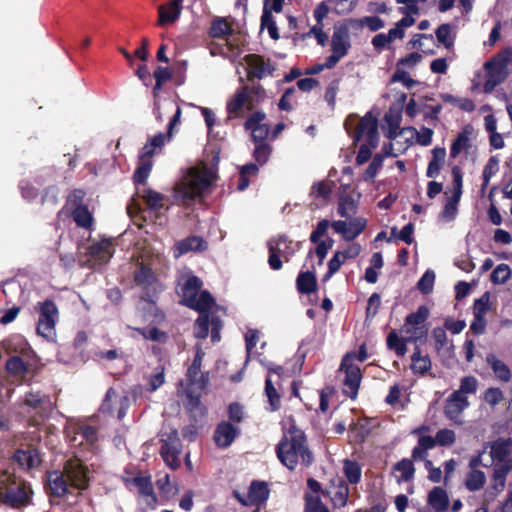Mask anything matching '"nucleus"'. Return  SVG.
<instances>
[{"instance_id":"obj_20","label":"nucleus","mask_w":512,"mask_h":512,"mask_svg":"<svg viewBox=\"0 0 512 512\" xmlns=\"http://www.w3.org/2000/svg\"><path fill=\"white\" fill-rule=\"evenodd\" d=\"M366 220L361 217L353 218L350 221L337 220L331 223L332 228L341 234L346 241H352L358 237L366 227Z\"/></svg>"},{"instance_id":"obj_1","label":"nucleus","mask_w":512,"mask_h":512,"mask_svg":"<svg viewBox=\"0 0 512 512\" xmlns=\"http://www.w3.org/2000/svg\"><path fill=\"white\" fill-rule=\"evenodd\" d=\"M202 285V280L194 275V311L199 314L194 321V336L205 339L210 333L211 341L216 343L221 339L226 309L216 303L209 291L201 290Z\"/></svg>"},{"instance_id":"obj_30","label":"nucleus","mask_w":512,"mask_h":512,"mask_svg":"<svg viewBox=\"0 0 512 512\" xmlns=\"http://www.w3.org/2000/svg\"><path fill=\"white\" fill-rule=\"evenodd\" d=\"M113 249L112 242L108 239H103L100 242L93 243L89 247V256L95 264L102 265L112 257Z\"/></svg>"},{"instance_id":"obj_62","label":"nucleus","mask_w":512,"mask_h":512,"mask_svg":"<svg viewBox=\"0 0 512 512\" xmlns=\"http://www.w3.org/2000/svg\"><path fill=\"white\" fill-rule=\"evenodd\" d=\"M7 371L13 376H23L27 371V366L19 356H12L6 363Z\"/></svg>"},{"instance_id":"obj_56","label":"nucleus","mask_w":512,"mask_h":512,"mask_svg":"<svg viewBox=\"0 0 512 512\" xmlns=\"http://www.w3.org/2000/svg\"><path fill=\"white\" fill-rule=\"evenodd\" d=\"M350 22L356 23L359 27H367L372 32H376L385 26V22L378 16H365L357 20L351 19Z\"/></svg>"},{"instance_id":"obj_46","label":"nucleus","mask_w":512,"mask_h":512,"mask_svg":"<svg viewBox=\"0 0 512 512\" xmlns=\"http://www.w3.org/2000/svg\"><path fill=\"white\" fill-rule=\"evenodd\" d=\"M343 473L347 481L355 485L361 480L362 469L356 461L346 459L343 461Z\"/></svg>"},{"instance_id":"obj_48","label":"nucleus","mask_w":512,"mask_h":512,"mask_svg":"<svg viewBox=\"0 0 512 512\" xmlns=\"http://www.w3.org/2000/svg\"><path fill=\"white\" fill-rule=\"evenodd\" d=\"M486 482V475L483 471L478 469L470 470L466 476L465 486L471 491L480 490Z\"/></svg>"},{"instance_id":"obj_7","label":"nucleus","mask_w":512,"mask_h":512,"mask_svg":"<svg viewBox=\"0 0 512 512\" xmlns=\"http://www.w3.org/2000/svg\"><path fill=\"white\" fill-rule=\"evenodd\" d=\"M300 242H293L286 235L280 234L267 240L266 246L269 251L268 265L278 271L283 267L281 257L288 262L293 255L300 249Z\"/></svg>"},{"instance_id":"obj_58","label":"nucleus","mask_w":512,"mask_h":512,"mask_svg":"<svg viewBox=\"0 0 512 512\" xmlns=\"http://www.w3.org/2000/svg\"><path fill=\"white\" fill-rule=\"evenodd\" d=\"M511 277V269L507 264L497 265L491 273L490 279L494 284H504Z\"/></svg>"},{"instance_id":"obj_6","label":"nucleus","mask_w":512,"mask_h":512,"mask_svg":"<svg viewBox=\"0 0 512 512\" xmlns=\"http://www.w3.org/2000/svg\"><path fill=\"white\" fill-rule=\"evenodd\" d=\"M172 137L167 131L166 133L160 132L148 139L138 156V167L133 175L136 184H144L146 182L153 167V156L159 153L162 147L171 141Z\"/></svg>"},{"instance_id":"obj_41","label":"nucleus","mask_w":512,"mask_h":512,"mask_svg":"<svg viewBox=\"0 0 512 512\" xmlns=\"http://www.w3.org/2000/svg\"><path fill=\"white\" fill-rule=\"evenodd\" d=\"M486 362L500 381H510L511 371L502 360L498 359L494 354H488L486 357Z\"/></svg>"},{"instance_id":"obj_33","label":"nucleus","mask_w":512,"mask_h":512,"mask_svg":"<svg viewBox=\"0 0 512 512\" xmlns=\"http://www.w3.org/2000/svg\"><path fill=\"white\" fill-rule=\"evenodd\" d=\"M49 488L51 493L57 497H62L69 492V481L66 478L65 472L54 471L48 477Z\"/></svg>"},{"instance_id":"obj_14","label":"nucleus","mask_w":512,"mask_h":512,"mask_svg":"<svg viewBox=\"0 0 512 512\" xmlns=\"http://www.w3.org/2000/svg\"><path fill=\"white\" fill-rule=\"evenodd\" d=\"M58 320V309L56 305L46 300L40 306V316L37 325L38 334L52 340L56 335L55 325Z\"/></svg>"},{"instance_id":"obj_17","label":"nucleus","mask_w":512,"mask_h":512,"mask_svg":"<svg viewBox=\"0 0 512 512\" xmlns=\"http://www.w3.org/2000/svg\"><path fill=\"white\" fill-rule=\"evenodd\" d=\"M354 141H364V144H369L370 147H376L379 142L378 123L377 119L367 113L359 122L358 127L354 133Z\"/></svg>"},{"instance_id":"obj_36","label":"nucleus","mask_w":512,"mask_h":512,"mask_svg":"<svg viewBox=\"0 0 512 512\" xmlns=\"http://www.w3.org/2000/svg\"><path fill=\"white\" fill-rule=\"evenodd\" d=\"M14 460L24 469H33L40 462V456L35 449H19L14 454Z\"/></svg>"},{"instance_id":"obj_12","label":"nucleus","mask_w":512,"mask_h":512,"mask_svg":"<svg viewBox=\"0 0 512 512\" xmlns=\"http://www.w3.org/2000/svg\"><path fill=\"white\" fill-rule=\"evenodd\" d=\"M134 281L137 286L143 290V299L147 302L153 303V298L163 290L162 285L158 281L152 269L144 264H141L135 271Z\"/></svg>"},{"instance_id":"obj_45","label":"nucleus","mask_w":512,"mask_h":512,"mask_svg":"<svg viewBox=\"0 0 512 512\" xmlns=\"http://www.w3.org/2000/svg\"><path fill=\"white\" fill-rule=\"evenodd\" d=\"M270 1L264 0L263 13L261 16V27L267 28L270 37L274 40L279 39L278 28L271 11L268 9Z\"/></svg>"},{"instance_id":"obj_16","label":"nucleus","mask_w":512,"mask_h":512,"mask_svg":"<svg viewBox=\"0 0 512 512\" xmlns=\"http://www.w3.org/2000/svg\"><path fill=\"white\" fill-rule=\"evenodd\" d=\"M130 406V398L126 394L118 393L114 388L108 389L101 404L100 410L103 413L114 414L121 420Z\"/></svg>"},{"instance_id":"obj_37","label":"nucleus","mask_w":512,"mask_h":512,"mask_svg":"<svg viewBox=\"0 0 512 512\" xmlns=\"http://www.w3.org/2000/svg\"><path fill=\"white\" fill-rule=\"evenodd\" d=\"M431 153L432 159L428 163L426 176L428 178H436L445 163L446 149L444 147H435L432 149Z\"/></svg>"},{"instance_id":"obj_35","label":"nucleus","mask_w":512,"mask_h":512,"mask_svg":"<svg viewBox=\"0 0 512 512\" xmlns=\"http://www.w3.org/2000/svg\"><path fill=\"white\" fill-rule=\"evenodd\" d=\"M187 51L188 49L185 38H177L175 41L173 61L175 69L180 73L186 72L189 67V57L185 55Z\"/></svg>"},{"instance_id":"obj_8","label":"nucleus","mask_w":512,"mask_h":512,"mask_svg":"<svg viewBox=\"0 0 512 512\" xmlns=\"http://www.w3.org/2000/svg\"><path fill=\"white\" fill-rule=\"evenodd\" d=\"M512 58V48H506L501 54L487 61L484 65L486 81L483 85L485 93H491L505 81L508 75L507 66Z\"/></svg>"},{"instance_id":"obj_5","label":"nucleus","mask_w":512,"mask_h":512,"mask_svg":"<svg viewBox=\"0 0 512 512\" xmlns=\"http://www.w3.org/2000/svg\"><path fill=\"white\" fill-rule=\"evenodd\" d=\"M219 150L213 147L205 151V158L194 165V198L196 194L204 195L211 191L218 178Z\"/></svg>"},{"instance_id":"obj_63","label":"nucleus","mask_w":512,"mask_h":512,"mask_svg":"<svg viewBox=\"0 0 512 512\" xmlns=\"http://www.w3.org/2000/svg\"><path fill=\"white\" fill-rule=\"evenodd\" d=\"M434 282H435V273L433 270L428 269L425 271V273L421 276V278L417 282V288L423 294H429L433 290Z\"/></svg>"},{"instance_id":"obj_40","label":"nucleus","mask_w":512,"mask_h":512,"mask_svg":"<svg viewBox=\"0 0 512 512\" xmlns=\"http://www.w3.org/2000/svg\"><path fill=\"white\" fill-rule=\"evenodd\" d=\"M435 36L439 44L443 45L447 50H453L456 40V31L449 23H443L438 26Z\"/></svg>"},{"instance_id":"obj_49","label":"nucleus","mask_w":512,"mask_h":512,"mask_svg":"<svg viewBox=\"0 0 512 512\" xmlns=\"http://www.w3.org/2000/svg\"><path fill=\"white\" fill-rule=\"evenodd\" d=\"M349 497V488L346 483L341 482L331 492L330 498L334 507L342 508L346 506Z\"/></svg>"},{"instance_id":"obj_50","label":"nucleus","mask_w":512,"mask_h":512,"mask_svg":"<svg viewBox=\"0 0 512 512\" xmlns=\"http://www.w3.org/2000/svg\"><path fill=\"white\" fill-rule=\"evenodd\" d=\"M138 193L150 209L158 210L164 206V196L162 194L147 188L138 191Z\"/></svg>"},{"instance_id":"obj_27","label":"nucleus","mask_w":512,"mask_h":512,"mask_svg":"<svg viewBox=\"0 0 512 512\" xmlns=\"http://www.w3.org/2000/svg\"><path fill=\"white\" fill-rule=\"evenodd\" d=\"M474 128L472 125H465L457 134L450 147V157L455 159L460 153H468L472 148V136Z\"/></svg>"},{"instance_id":"obj_19","label":"nucleus","mask_w":512,"mask_h":512,"mask_svg":"<svg viewBox=\"0 0 512 512\" xmlns=\"http://www.w3.org/2000/svg\"><path fill=\"white\" fill-rule=\"evenodd\" d=\"M173 197L178 204L189 206L192 201V167L180 174L174 185Z\"/></svg>"},{"instance_id":"obj_64","label":"nucleus","mask_w":512,"mask_h":512,"mask_svg":"<svg viewBox=\"0 0 512 512\" xmlns=\"http://www.w3.org/2000/svg\"><path fill=\"white\" fill-rule=\"evenodd\" d=\"M478 382L474 376H465L461 379L460 386L454 392L461 396H467L468 394H474L477 390Z\"/></svg>"},{"instance_id":"obj_24","label":"nucleus","mask_w":512,"mask_h":512,"mask_svg":"<svg viewBox=\"0 0 512 512\" xmlns=\"http://www.w3.org/2000/svg\"><path fill=\"white\" fill-rule=\"evenodd\" d=\"M176 294L180 298V304L192 308V272L189 268H184L179 272Z\"/></svg>"},{"instance_id":"obj_11","label":"nucleus","mask_w":512,"mask_h":512,"mask_svg":"<svg viewBox=\"0 0 512 512\" xmlns=\"http://www.w3.org/2000/svg\"><path fill=\"white\" fill-rule=\"evenodd\" d=\"M356 352H348L341 361L340 370L345 372L343 380L344 393L351 399L357 397L358 389L362 380L360 367L355 362Z\"/></svg>"},{"instance_id":"obj_47","label":"nucleus","mask_w":512,"mask_h":512,"mask_svg":"<svg viewBox=\"0 0 512 512\" xmlns=\"http://www.w3.org/2000/svg\"><path fill=\"white\" fill-rule=\"evenodd\" d=\"M394 470L400 472L397 477V482H408L414 477L415 468L411 459L404 458L397 462Z\"/></svg>"},{"instance_id":"obj_25","label":"nucleus","mask_w":512,"mask_h":512,"mask_svg":"<svg viewBox=\"0 0 512 512\" xmlns=\"http://www.w3.org/2000/svg\"><path fill=\"white\" fill-rule=\"evenodd\" d=\"M245 61L248 65V73L258 79L272 76L275 71V67L264 57L256 54H250L245 57Z\"/></svg>"},{"instance_id":"obj_29","label":"nucleus","mask_w":512,"mask_h":512,"mask_svg":"<svg viewBox=\"0 0 512 512\" xmlns=\"http://www.w3.org/2000/svg\"><path fill=\"white\" fill-rule=\"evenodd\" d=\"M493 475L491 489L495 494L502 492L506 485V478L512 471V461H504L502 463H493Z\"/></svg>"},{"instance_id":"obj_42","label":"nucleus","mask_w":512,"mask_h":512,"mask_svg":"<svg viewBox=\"0 0 512 512\" xmlns=\"http://www.w3.org/2000/svg\"><path fill=\"white\" fill-rule=\"evenodd\" d=\"M297 289L302 294H310L316 291L317 280L313 271L301 272L296 279Z\"/></svg>"},{"instance_id":"obj_21","label":"nucleus","mask_w":512,"mask_h":512,"mask_svg":"<svg viewBox=\"0 0 512 512\" xmlns=\"http://www.w3.org/2000/svg\"><path fill=\"white\" fill-rule=\"evenodd\" d=\"M161 442L160 454L164 462L172 469H176L180 465L179 454L181 447L177 434L173 432L167 439L162 438Z\"/></svg>"},{"instance_id":"obj_51","label":"nucleus","mask_w":512,"mask_h":512,"mask_svg":"<svg viewBox=\"0 0 512 512\" xmlns=\"http://www.w3.org/2000/svg\"><path fill=\"white\" fill-rule=\"evenodd\" d=\"M201 359L200 353L197 352L194 356V389L205 390L210 381L209 372H201L199 378H196L201 367Z\"/></svg>"},{"instance_id":"obj_43","label":"nucleus","mask_w":512,"mask_h":512,"mask_svg":"<svg viewBox=\"0 0 512 512\" xmlns=\"http://www.w3.org/2000/svg\"><path fill=\"white\" fill-rule=\"evenodd\" d=\"M435 447V441L432 436H421L418 439V444L412 450V461L425 460L428 455V450Z\"/></svg>"},{"instance_id":"obj_3","label":"nucleus","mask_w":512,"mask_h":512,"mask_svg":"<svg viewBox=\"0 0 512 512\" xmlns=\"http://www.w3.org/2000/svg\"><path fill=\"white\" fill-rule=\"evenodd\" d=\"M32 489L28 483L9 472L0 473V504L21 508L31 501Z\"/></svg>"},{"instance_id":"obj_34","label":"nucleus","mask_w":512,"mask_h":512,"mask_svg":"<svg viewBox=\"0 0 512 512\" xmlns=\"http://www.w3.org/2000/svg\"><path fill=\"white\" fill-rule=\"evenodd\" d=\"M179 401L190 410L192 407V366L187 368L186 379L181 380L177 389Z\"/></svg>"},{"instance_id":"obj_38","label":"nucleus","mask_w":512,"mask_h":512,"mask_svg":"<svg viewBox=\"0 0 512 512\" xmlns=\"http://www.w3.org/2000/svg\"><path fill=\"white\" fill-rule=\"evenodd\" d=\"M264 394L268 401L266 410L269 412L278 411L281 408V395L273 383L272 377L270 376L266 377Z\"/></svg>"},{"instance_id":"obj_15","label":"nucleus","mask_w":512,"mask_h":512,"mask_svg":"<svg viewBox=\"0 0 512 512\" xmlns=\"http://www.w3.org/2000/svg\"><path fill=\"white\" fill-rule=\"evenodd\" d=\"M66 478L72 488L85 490L89 485V469L79 459H69L64 466Z\"/></svg>"},{"instance_id":"obj_9","label":"nucleus","mask_w":512,"mask_h":512,"mask_svg":"<svg viewBox=\"0 0 512 512\" xmlns=\"http://www.w3.org/2000/svg\"><path fill=\"white\" fill-rule=\"evenodd\" d=\"M430 312L427 306L421 305L415 312L408 314L405 318L402 332L405 333L411 343H417L427 337L428 327L425 322Z\"/></svg>"},{"instance_id":"obj_31","label":"nucleus","mask_w":512,"mask_h":512,"mask_svg":"<svg viewBox=\"0 0 512 512\" xmlns=\"http://www.w3.org/2000/svg\"><path fill=\"white\" fill-rule=\"evenodd\" d=\"M432 368V362L428 354H423L421 349L416 346L411 355L410 370L414 375L424 376Z\"/></svg>"},{"instance_id":"obj_39","label":"nucleus","mask_w":512,"mask_h":512,"mask_svg":"<svg viewBox=\"0 0 512 512\" xmlns=\"http://www.w3.org/2000/svg\"><path fill=\"white\" fill-rule=\"evenodd\" d=\"M428 504L436 511L443 512L449 506V498L442 487H434L428 494Z\"/></svg>"},{"instance_id":"obj_23","label":"nucleus","mask_w":512,"mask_h":512,"mask_svg":"<svg viewBox=\"0 0 512 512\" xmlns=\"http://www.w3.org/2000/svg\"><path fill=\"white\" fill-rule=\"evenodd\" d=\"M241 433L238 426L231 422H220L214 431L213 439L218 448H228Z\"/></svg>"},{"instance_id":"obj_55","label":"nucleus","mask_w":512,"mask_h":512,"mask_svg":"<svg viewBox=\"0 0 512 512\" xmlns=\"http://www.w3.org/2000/svg\"><path fill=\"white\" fill-rule=\"evenodd\" d=\"M400 120V115L392 111H389L384 115V122L388 125V130L386 132L387 138L395 139L398 136Z\"/></svg>"},{"instance_id":"obj_53","label":"nucleus","mask_w":512,"mask_h":512,"mask_svg":"<svg viewBox=\"0 0 512 512\" xmlns=\"http://www.w3.org/2000/svg\"><path fill=\"white\" fill-rule=\"evenodd\" d=\"M337 212L343 218H350L356 214L357 204L351 196H342L338 202Z\"/></svg>"},{"instance_id":"obj_61","label":"nucleus","mask_w":512,"mask_h":512,"mask_svg":"<svg viewBox=\"0 0 512 512\" xmlns=\"http://www.w3.org/2000/svg\"><path fill=\"white\" fill-rule=\"evenodd\" d=\"M23 401L27 407L38 409L49 402V397L41 395L39 392L30 391L25 394Z\"/></svg>"},{"instance_id":"obj_10","label":"nucleus","mask_w":512,"mask_h":512,"mask_svg":"<svg viewBox=\"0 0 512 512\" xmlns=\"http://www.w3.org/2000/svg\"><path fill=\"white\" fill-rule=\"evenodd\" d=\"M330 44L331 55L327 57V66L334 68L351 48L350 32L347 25L342 24L334 27Z\"/></svg>"},{"instance_id":"obj_18","label":"nucleus","mask_w":512,"mask_h":512,"mask_svg":"<svg viewBox=\"0 0 512 512\" xmlns=\"http://www.w3.org/2000/svg\"><path fill=\"white\" fill-rule=\"evenodd\" d=\"M485 449H490V462L484 464V467H491L493 463H502L504 461H512L510 455L512 453V440L509 438H498L493 442L484 444Z\"/></svg>"},{"instance_id":"obj_2","label":"nucleus","mask_w":512,"mask_h":512,"mask_svg":"<svg viewBox=\"0 0 512 512\" xmlns=\"http://www.w3.org/2000/svg\"><path fill=\"white\" fill-rule=\"evenodd\" d=\"M276 454L279 461L289 470H294L298 463L309 467L314 460L304 432L295 425L290 426L288 433L277 444Z\"/></svg>"},{"instance_id":"obj_22","label":"nucleus","mask_w":512,"mask_h":512,"mask_svg":"<svg viewBox=\"0 0 512 512\" xmlns=\"http://www.w3.org/2000/svg\"><path fill=\"white\" fill-rule=\"evenodd\" d=\"M468 406L469 401L467 396H461L456 392H452L446 399L444 414L454 423L461 424V414Z\"/></svg>"},{"instance_id":"obj_44","label":"nucleus","mask_w":512,"mask_h":512,"mask_svg":"<svg viewBox=\"0 0 512 512\" xmlns=\"http://www.w3.org/2000/svg\"><path fill=\"white\" fill-rule=\"evenodd\" d=\"M407 343H411L406 338H400L395 331H391L386 339L387 348L395 351L398 357H403L407 352Z\"/></svg>"},{"instance_id":"obj_32","label":"nucleus","mask_w":512,"mask_h":512,"mask_svg":"<svg viewBox=\"0 0 512 512\" xmlns=\"http://www.w3.org/2000/svg\"><path fill=\"white\" fill-rule=\"evenodd\" d=\"M269 494L270 490L266 482L254 480L249 486L248 503L258 506L264 504L268 500Z\"/></svg>"},{"instance_id":"obj_26","label":"nucleus","mask_w":512,"mask_h":512,"mask_svg":"<svg viewBox=\"0 0 512 512\" xmlns=\"http://www.w3.org/2000/svg\"><path fill=\"white\" fill-rule=\"evenodd\" d=\"M245 107L249 110L248 87L239 88L227 101L226 112L228 119L241 117Z\"/></svg>"},{"instance_id":"obj_59","label":"nucleus","mask_w":512,"mask_h":512,"mask_svg":"<svg viewBox=\"0 0 512 512\" xmlns=\"http://www.w3.org/2000/svg\"><path fill=\"white\" fill-rule=\"evenodd\" d=\"M245 128L251 131L253 143H268L267 139L270 134V127L268 124L249 126Z\"/></svg>"},{"instance_id":"obj_28","label":"nucleus","mask_w":512,"mask_h":512,"mask_svg":"<svg viewBox=\"0 0 512 512\" xmlns=\"http://www.w3.org/2000/svg\"><path fill=\"white\" fill-rule=\"evenodd\" d=\"M184 0H171L166 4L158 7V21L159 26H166L176 22L182 11V3Z\"/></svg>"},{"instance_id":"obj_60","label":"nucleus","mask_w":512,"mask_h":512,"mask_svg":"<svg viewBox=\"0 0 512 512\" xmlns=\"http://www.w3.org/2000/svg\"><path fill=\"white\" fill-rule=\"evenodd\" d=\"M248 87L249 110H252L257 104L266 97V91L260 84H253Z\"/></svg>"},{"instance_id":"obj_52","label":"nucleus","mask_w":512,"mask_h":512,"mask_svg":"<svg viewBox=\"0 0 512 512\" xmlns=\"http://www.w3.org/2000/svg\"><path fill=\"white\" fill-rule=\"evenodd\" d=\"M76 224L83 228H90L93 223V217L86 206L78 205L72 213Z\"/></svg>"},{"instance_id":"obj_13","label":"nucleus","mask_w":512,"mask_h":512,"mask_svg":"<svg viewBox=\"0 0 512 512\" xmlns=\"http://www.w3.org/2000/svg\"><path fill=\"white\" fill-rule=\"evenodd\" d=\"M453 176V191L452 195L448 197L443 210L440 213V218L445 222L453 221L458 213V204L462 196L463 188V175L461 169L457 166L452 168Z\"/></svg>"},{"instance_id":"obj_4","label":"nucleus","mask_w":512,"mask_h":512,"mask_svg":"<svg viewBox=\"0 0 512 512\" xmlns=\"http://www.w3.org/2000/svg\"><path fill=\"white\" fill-rule=\"evenodd\" d=\"M209 35L212 38L224 39L218 54L235 61L241 54L243 39L240 32H235L231 24L222 17H216L210 26Z\"/></svg>"},{"instance_id":"obj_54","label":"nucleus","mask_w":512,"mask_h":512,"mask_svg":"<svg viewBox=\"0 0 512 512\" xmlns=\"http://www.w3.org/2000/svg\"><path fill=\"white\" fill-rule=\"evenodd\" d=\"M253 158L259 166L266 164L270 158L272 147L269 143H254Z\"/></svg>"},{"instance_id":"obj_57","label":"nucleus","mask_w":512,"mask_h":512,"mask_svg":"<svg viewBox=\"0 0 512 512\" xmlns=\"http://www.w3.org/2000/svg\"><path fill=\"white\" fill-rule=\"evenodd\" d=\"M134 484L138 488L139 493L143 496L149 498L150 502L156 501V496L154 495L153 486L150 478L148 477H136L134 479Z\"/></svg>"}]
</instances>
